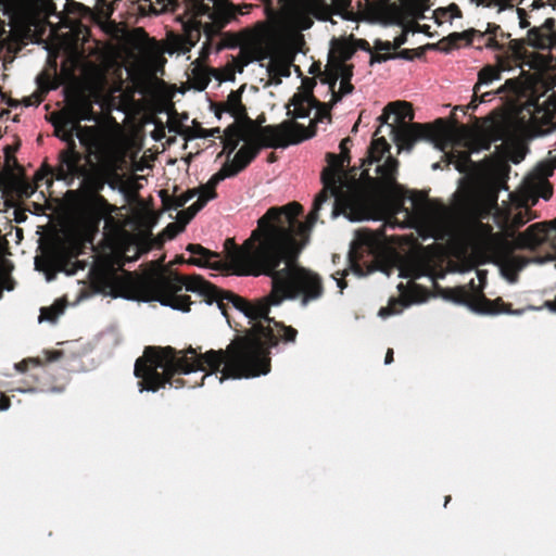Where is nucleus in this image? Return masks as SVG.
<instances>
[{
  "label": "nucleus",
  "instance_id": "f257e3e1",
  "mask_svg": "<svg viewBox=\"0 0 556 556\" xmlns=\"http://www.w3.org/2000/svg\"><path fill=\"white\" fill-rule=\"evenodd\" d=\"M260 228L251 232L240 248L229 253L230 262L243 275H265L271 279V291L253 302L226 291L201 277H184L177 274L170 276L159 275L150 281H143L132 289L118 292L112 291L113 299H123L138 303L157 302L181 313H189L191 305L189 298L182 291L191 292L204 306L216 305L220 313H228L230 308L237 313H269L271 307L279 306L285 301L299 300V308L319 299L323 288L317 276L303 267H294L290 263V241L277 229Z\"/></svg>",
  "mask_w": 556,
  "mask_h": 556
},
{
  "label": "nucleus",
  "instance_id": "f03ea898",
  "mask_svg": "<svg viewBox=\"0 0 556 556\" xmlns=\"http://www.w3.org/2000/svg\"><path fill=\"white\" fill-rule=\"evenodd\" d=\"M260 228L251 232L240 248L229 253L230 262L243 275H265L271 279V291L253 302L226 291L201 277H184L177 274L170 276L159 275L150 281H143L132 289L118 292L112 291L113 299H123L138 303L157 302L181 313H189L191 305L189 298L182 291L191 292L204 306L216 305L220 313H228L230 308L237 313H269L271 307L279 306L285 301L299 300V308L319 299L323 288L317 276L303 267H294L290 263V241L277 229Z\"/></svg>",
  "mask_w": 556,
  "mask_h": 556
},
{
  "label": "nucleus",
  "instance_id": "7ed1b4c3",
  "mask_svg": "<svg viewBox=\"0 0 556 556\" xmlns=\"http://www.w3.org/2000/svg\"><path fill=\"white\" fill-rule=\"evenodd\" d=\"M249 328L237 337L225 350L189 346L177 350L173 346L149 345L135 362L134 375L138 378L140 392H156L170 388H197L205 378L220 372L219 382L226 379H249L267 375L271 368L270 350L294 342L296 329L276 321L270 315H243Z\"/></svg>",
  "mask_w": 556,
  "mask_h": 556
},
{
  "label": "nucleus",
  "instance_id": "20e7f679",
  "mask_svg": "<svg viewBox=\"0 0 556 556\" xmlns=\"http://www.w3.org/2000/svg\"><path fill=\"white\" fill-rule=\"evenodd\" d=\"M395 115L396 122L405 118L413 119L414 113L406 102L395 101L389 103L378 117L381 124L375 132L386 125L390 136L400 151L410 152L417 141L425 140L434 149L444 153L443 159L447 165L453 164L455 169L464 174L458 184L463 189V197L458 204V215L466 235L476 243L484 244L493 240V230L483 219L491 215L496 205L497 194L495 182L484 178L475 177L471 172L476 163L471 161L472 154L489 151L492 143L503 140L504 130L498 122L490 119L478 132H468L466 129L454 130L443 127L439 136L421 124H412L395 127L389 124V118Z\"/></svg>",
  "mask_w": 556,
  "mask_h": 556
},
{
  "label": "nucleus",
  "instance_id": "39448f33",
  "mask_svg": "<svg viewBox=\"0 0 556 556\" xmlns=\"http://www.w3.org/2000/svg\"><path fill=\"white\" fill-rule=\"evenodd\" d=\"M362 166L364 169L359 174V179L346 180L342 175L323 174L324 188L316 195L305 223L298 219L302 213V206L295 202L281 207H270L257 220V228L262 220H265L262 225L264 230L275 228L290 241V263L294 267H300L296 262L298 256L308 243L311 231L324 213H328L330 219L342 215L351 223L370 219L369 212L365 207L366 189L374 187L376 182L369 175V169L365 167V162Z\"/></svg>",
  "mask_w": 556,
  "mask_h": 556
},
{
  "label": "nucleus",
  "instance_id": "423d86ee",
  "mask_svg": "<svg viewBox=\"0 0 556 556\" xmlns=\"http://www.w3.org/2000/svg\"><path fill=\"white\" fill-rule=\"evenodd\" d=\"M382 250L378 239L371 233L365 235L358 232L355 240L351 242L349 252L350 268L331 275L332 281L339 288L340 293L346 287L344 276L352 270L357 277H364L374 271H382L388 277L397 271V277L403 279L416 280L428 278L432 283L435 277L431 273L428 264L421 258H402L394 256L391 261L382 260Z\"/></svg>",
  "mask_w": 556,
  "mask_h": 556
},
{
  "label": "nucleus",
  "instance_id": "0eeeda50",
  "mask_svg": "<svg viewBox=\"0 0 556 556\" xmlns=\"http://www.w3.org/2000/svg\"><path fill=\"white\" fill-rule=\"evenodd\" d=\"M319 102L313 96L306 92H296L286 105L287 115L291 118L276 126H266L262 130L263 146L274 148H286L289 144H296L315 136V126L305 127L295 122L299 118H309L311 113L315 110V117L319 116L330 119L327 113H323L318 109Z\"/></svg>",
  "mask_w": 556,
  "mask_h": 556
},
{
  "label": "nucleus",
  "instance_id": "6e6552de",
  "mask_svg": "<svg viewBox=\"0 0 556 556\" xmlns=\"http://www.w3.org/2000/svg\"><path fill=\"white\" fill-rule=\"evenodd\" d=\"M240 141H243V136L238 135L235 139H228L225 143L229 149L228 160L222 168L215 173L206 185L194 189L198 193V199L186 211L181 212L185 223H189L194 215L201 211L205 204L216 197L215 187L226 178L236 176L239 172L245 168L250 162L257 155L261 146L256 142H245L230 160V155L237 149Z\"/></svg>",
  "mask_w": 556,
  "mask_h": 556
},
{
  "label": "nucleus",
  "instance_id": "1a4fd4ad",
  "mask_svg": "<svg viewBox=\"0 0 556 556\" xmlns=\"http://www.w3.org/2000/svg\"><path fill=\"white\" fill-rule=\"evenodd\" d=\"M34 264L35 269L45 275L47 282L54 280L59 273L74 276L79 271H86L85 277L91 278L97 271L93 263L77 260L76 255L62 245L48 248L41 257L35 258Z\"/></svg>",
  "mask_w": 556,
  "mask_h": 556
},
{
  "label": "nucleus",
  "instance_id": "9d476101",
  "mask_svg": "<svg viewBox=\"0 0 556 556\" xmlns=\"http://www.w3.org/2000/svg\"><path fill=\"white\" fill-rule=\"evenodd\" d=\"M108 163L94 173L88 172V169L77 164L76 161H64L63 168H56V179L65 182L66 186H72L75 179H80V185L87 187L89 190L94 192L93 200L101 206H108V201L99 193L103 191L106 186L108 178Z\"/></svg>",
  "mask_w": 556,
  "mask_h": 556
},
{
  "label": "nucleus",
  "instance_id": "9b49d317",
  "mask_svg": "<svg viewBox=\"0 0 556 556\" xmlns=\"http://www.w3.org/2000/svg\"><path fill=\"white\" fill-rule=\"evenodd\" d=\"M92 351V346L89 342L84 341L83 339L71 340L67 344L66 350H53V351H43V358L41 357H29L23 359L22 362L15 365V368L20 372H25L28 370L29 366H41L47 363L55 362L65 355L68 354L70 357V370L71 371H85L87 368L81 364H74L77 361H80L81 357L90 354Z\"/></svg>",
  "mask_w": 556,
  "mask_h": 556
},
{
  "label": "nucleus",
  "instance_id": "f8f14e48",
  "mask_svg": "<svg viewBox=\"0 0 556 556\" xmlns=\"http://www.w3.org/2000/svg\"><path fill=\"white\" fill-rule=\"evenodd\" d=\"M253 61L260 62V66L266 70L269 77V85H279L281 77H290L294 55L285 49L260 48Z\"/></svg>",
  "mask_w": 556,
  "mask_h": 556
},
{
  "label": "nucleus",
  "instance_id": "ddd939ff",
  "mask_svg": "<svg viewBox=\"0 0 556 556\" xmlns=\"http://www.w3.org/2000/svg\"><path fill=\"white\" fill-rule=\"evenodd\" d=\"M56 136L67 143V149L60 153V163L58 168H63L64 161H76L81 164L83 155L76 150V140L90 153L97 148V138L92 127H77L76 134L72 132L70 127H59L54 125Z\"/></svg>",
  "mask_w": 556,
  "mask_h": 556
},
{
  "label": "nucleus",
  "instance_id": "4468645a",
  "mask_svg": "<svg viewBox=\"0 0 556 556\" xmlns=\"http://www.w3.org/2000/svg\"><path fill=\"white\" fill-rule=\"evenodd\" d=\"M389 150L390 144L383 137L375 138L372 140L369 149L368 164H376L374 170L379 176V181L372 178L376 182L372 188L378 185H381L384 188H392L395 184L397 161L388 155L383 163H380L381 159L389 152Z\"/></svg>",
  "mask_w": 556,
  "mask_h": 556
},
{
  "label": "nucleus",
  "instance_id": "2eb2a0df",
  "mask_svg": "<svg viewBox=\"0 0 556 556\" xmlns=\"http://www.w3.org/2000/svg\"><path fill=\"white\" fill-rule=\"evenodd\" d=\"M36 8L46 18L54 17L63 27L72 28V14H79L84 5L71 0H37Z\"/></svg>",
  "mask_w": 556,
  "mask_h": 556
},
{
  "label": "nucleus",
  "instance_id": "dca6fc26",
  "mask_svg": "<svg viewBox=\"0 0 556 556\" xmlns=\"http://www.w3.org/2000/svg\"><path fill=\"white\" fill-rule=\"evenodd\" d=\"M66 110V116L62 117V121L54 125L59 127H70L73 134H76L75 130L77 127H81L79 125L80 122H98V117L92 110V103L83 97L71 99Z\"/></svg>",
  "mask_w": 556,
  "mask_h": 556
},
{
  "label": "nucleus",
  "instance_id": "f3484780",
  "mask_svg": "<svg viewBox=\"0 0 556 556\" xmlns=\"http://www.w3.org/2000/svg\"><path fill=\"white\" fill-rule=\"evenodd\" d=\"M555 169L556 161H540L526 177L528 188L545 201L553 195V187L546 179L554 174Z\"/></svg>",
  "mask_w": 556,
  "mask_h": 556
},
{
  "label": "nucleus",
  "instance_id": "a211bd4d",
  "mask_svg": "<svg viewBox=\"0 0 556 556\" xmlns=\"http://www.w3.org/2000/svg\"><path fill=\"white\" fill-rule=\"evenodd\" d=\"M162 4L164 11H178L182 9L185 14L190 15L191 18L198 16H206L212 21H215L216 11L206 2V0H156ZM213 4L217 3V0H207Z\"/></svg>",
  "mask_w": 556,
  "mask_h": 556
},
{
  "label": "nucleus",
  "instance_id": "6ab92c4d",
  "mask_svg": "<svg viewBox=\"0 0 556 556\" xmlns=\"http://www.w3.org/2000/svg\"><path fill=\"white\" fill-rule=\"evenodd\" d=\"M223 25L215 27L212 24L202 25L198 22L191 21L185 24V37H184V48L182 52H189L191 48H193L197 42L200 40L202 33L205 35L206 40L202 46V54L206 55L211 52L212 43L211 40L214 36H216Z\"/></svg>",
  "mask_w": 556,
  "mask_h": 556
},
{
  "label": "nucleus",
  "instance_id": "aec40b11",
  "mask_svg": "<svg viewBox=\"0 0 556 556\" xmlns=\"http://www.w3.org/2000/svg\"><path fill=\"white\" fill-rule=\"evenodd\" d=\"M9 191L15 192L20 197L29 198L35 193L36 187L25 177L16 175L14 170L0 173V192L2 198Z\"/></svg>",
  "mask_w": 556,
  "mask_h": 556
},
{
  "label": "nucleus",
  "instance_id": "412c9836",
  "mask_svg": "<svg viewBox=\"0 0 556 556\" xmlns=\"http://www.w3.org/2000/svg\"><path fill=\"white\" fill-rule=\"evenodd\" d=\"M351 142L352 140L350 138H345L340 142V149L342 153L341 156L334 153L327 154L328 168L324 169L323 174H326L327 176L342 175L346 180H352L354 178L350 177L349 174L344 170L345 163L346 165L350 163L348 144Z\"/></svg>",
  "mask_w": 556,
  "mask_h": 556
},
{
  "label": "nucleus",
  "instance_id": "4be33fe9",
  "mask_svg": "<svg viewBox=\"0 0 556 556\" xmlns=\"http://www.w3.org/2000/svg\"><path fill=\"white\" fill-rule=\"evenodd\" d=\"M545 241V230L542 224H533L526 231L520 232L515 238L517 249L536 250Z\"/></svg>",
  "mask_w": 556,
  "mask_h": 556
},
{
  "label": "nucleus",
  "instance_id": "5701e85b",
  "mask_svg": "<svg viewBox=\"0 0 556 556\" xmlns=\"http://www.w3.org/2000/svg\"><path fill=\"white\" fill-rule=\"evenodd\" d=\"M472 313H526L527 311H541L546 308L549 313H556V295L554 299L544 300L543 303L539 306L529 305L523 308H511L509 305L502 303L500 306L483 308L477 307L475 305H470Z\"/></svg>",
  "mask_w": 556,
  "mask_h": 556
},
{
  "label": "nucleus",
  "instance_id": "b1692460",
  "mask_svg": "<svg viewBox=\"0 0 556 556\" xmlns=\"http://www.w3.org/2000/svg\"><path fill=\"white\" fill-rule=\"evenodd\" d=\"M497 59V67H493L491 65L484 66L478 74V83L476 84L473 91L475 96H477V91L481 87L490 86L493 81L501 79V72H510L513 68L507 66L504 60L501 56H496Z\"/></svg>",
  "mask_w": 556,
  "mask_h": 556
},
{
  "label": "nucleus",
  "instance_id": "393cba45",
  "mask_svg": "<svg viewBox=\"0 0 556 556\" xmlns=\"http://www.w3.org/2000/svg\"><path fill=\"white\" fill-rule=\"evenodd\" d=\"M186 251L193 255H199V258H190L189 264L199 266V267H210L213 269H219V263L212 264L210 261L212 258H219V254L216 252H212L200 244L190 243L187 245Z\"/></svg>",
  "mask_w": 556,
  "mask_h": 556
},
{
  "label": "nucleus",
  "instance_id": "a878e982",
  "mask_svg": "<svg viewBox=\"0 0 556 556\" xmlns=\"http://www.w3.org/2000/svg\"><path fill=\"white\" fill-rule=\"evenodd\" d=\"M106 178V186L112 191H117L123 197L125 202L130 201L131 194L129 188L125 185L122 176L117 173V169L111 163H108Z\"/></svg>",
  "mask_w": 556,
  "mask_h": 556
},
{
  "label": "nucleus",
  "instance_id": "bb28decb",
  "mask_svg": "<svg viewBox=\"0 0 556 556\" xmlns=\"http://www.w3.org/2000/svg\"><path fill=\"white\" fill-rule=\"evenodd\" d=\"M242 111L241 93L239 91H231L228 94L225 103L224 112L229 113L232 117H237Z\"/></svg>",
  "mask_w": 556,
  "mask_h": 556
},
{
  "label": "nucleus",
  "instance_id": "cd10ccee",
  "mask_svg": "<svg viewBox=\"0 0 556 556\" xmlns=\"http://www.w3.org/2000/svg\"><path fill=\"white\" fill-rule=\"evenodd\" d=\"M500 26L496 24L488 23L486 28L483 33L486 35H490V37L484 41L483 46L488 49H491L493 51H503L504 47L501 45L495 38L494 35L497 30H500Z\"/></svg>",
  "mask_w": 556,
  "mask_h": 556
},
{
  "label": "nucleus",
  "instance_id": "c85d7f7f",
  "mask_svg": "<svg viewBox=\"0 0 556 556\" xmlns=\"http://www.w3.org/2000/svg\"><path fill=\"white\" fill-rule=\"evenodd\" d=\"M475 35H477L476 29H468V30H465L462 33H457V31L452 33L448 36H446L445 38L450 42H452L455 46V48H457L458 43L463 40H465L467 42V45H469L470 42H473Z\"/></svg>",
  "mask_w": 556,
  "mask_h": 556
},
{
  "label": "nucleus",
  "instance_id": "c756f323",
  "mask_svg": "<svg viewBox=\"0 0 556 556\" xmlns=\"http://www.w3.org/2000/svg\"><path fill=\"white\" fill-rule=\"evenodd\" d=\"M194 197H198L195 190H190L185 194L175 197L170 200V203L168 204L167 208L177 211L178 208L185 206V204L192 200Z\"/></svg>",
  "mask_w": 556,
  "mask_h": 556
},
{
  "label": "nucleus",
  "instance_id": "7c9ffc66",
  "mask_svg": "<svg viewBox=\"0 0 556 556\" xmlns=\"http://www.w3.org/2000/svg\"><path fill=\"white\" fill-rule=\"evenodd\" d=\"M425 52V47L418 50L404 49L400 52L390 53L391 60L401 59L405 61H413L415 58H420Z\"/></svg>",
  "mask_w": 556,
  "mask_h": 556
},
{
  "label": "nucleus",
  "instance_id": "2f4dec72",
  "mask_svg": "<svg viewBox=\"0 0 556 556\" xmlns=\"http://www.w3.org/2000/svg\"><path fill=\"white\" fill-rule=\"evenodd\" d=\"M15 150H16V148H13L11 146L5 147V149H4L5 170L3 173L13 172L20 167L16 162V159L13 156V153L15 152Z\"/></svg>",
  "mask_w": 556,
  "mask_h": 556
},
{
  "label": "nucleus",
  "instance_id": "473e14b6",
  "mask_svg": "<svg viewBox=\"0 0 556 556\" xmlns=\"http://www.w3.org/2000/svg\"><path fill=\"white\" fill-rule=\"evenodd\" d=\"M336 73H337V77L333 81V85L336 84L338 78H340L341 80H351V78L353 76L352 66L346 65L343 62H339L336 65Z\"/></svg>",
  "mask_w": 556,
  "mask_h": 556
},
{
  "label": "nucleus",
  "instance_id": "72a5a7b5",
  "mask_svg": "<svg viewBox=\"0 0 556 556\" xmlns=\"http://www.w3.org/2000/svg\"><path fill=\"white\" fill-rule=\"evenodd\" d=\"M269 36L270 31L268 27L265 24H261L256 33L253 35L252 42L254 45H262L268 39Z\"/></svg>",
  "mask_w": 556,
  "mask_h": 556
},
{
  "label": "nucleus",
  "instance_id": "f704fd0d",
  "mask_svg": "<svg viewBox=\"0 0 556 556\" xmlns=\"http://www.w3.org/2000/svg\"><path fill=\"white\" fill-rule=\"evenodd\" d=\"M427 49H437V50H440L444 53H450L453 49H455V46L450 42L445 37L443 39H441L439 42L437 43H428L426 47H425V50Z\"/></svg>",
  "mask_w": 556,
  "mask_h": 556
},
{
  "label": "nucleus",
  "instance_id": "c9c22d12",
  "mask_svg": "<svg viewBox=\"0 0 556 556\" xmlns=\"http://www.w3.org/2000/svg\"><path fill=\"white\" fill-rule=\"evenodd\" d=\"M409 31H410V29H406L400 36L394 38V40L391 42L393 51L397 50L401 46H403L407 42V35ZM419 31H422L420 29L419 25H417L416 28L412 29V33H419Z\"/></svg>",
  "mask_w": 556,
  "mask_h": 556
},
{
  "label": "nucleus",
  "instance_id": "e433bc0d",
  "mask_svg": "<svg viewBox=\"0 0 556 556\" xmlns=\"http://www.w3.org/2000/svg\"><path fill=\"white\" fill-rule=\"evenodd\" d=\"M353 91V86L351 85L350 80H341L340 83V89L338 93L333 92V99L334 101H340L341 98L345 94H350Z\"/></svg>",
  "mask_w": 556,
  "mask_h": 556
},
{
  "label": "nucleus",
  "instance_id": "4c0bfd02",
  "mask_svg": "<svg viewBox=\"0 0 556 556\" xmlns=\"http://www.w3.org/2000/svg\"><path fill=\"white\" fill-rule=\"evenodd\" d=\"M65 306H66L65 299H61V300H59L55 303L54 306H51V307H40L38 313H40V314H46V313H63Z\"/></svg>",
  "mask_w": 556,
  "mask_h": 556
},
{
  "label": "nucleus",
  "instance_id": "58836bf2",
  "mask_svg": "<svg viewBox=\"0 0 556 556\" xmlns=\"http://www.w3.org/2000/svg\"><path fill=\"white\" fill-rule=\"evenodd\" d=\"M43 100V97L40 92L34 93L29 97L23 99L24 106H38Z\"/></svg>",
  "mask_w": 556,
  "mask_h": 556
},
{
  "label": "nucleus",
  "instance_id": "ea45409f",
  "mask_svg": "<svg viewBox=\"0 0 556 556\" xmlns=\"http://www.w3.org/2000/svg\"><path fill=\"white\" fill-rule=\"evenodd\" d=\"M374 49L376 52H388L393 51L391 41H382L381 39H376L374 42Z\"/></svg>",
  "mask_w": 556,
  "mask_h": 556
},
{
  "label": "nucleus",
  "instance_id": "a19ab883",
  "mask_svg": "<svg viewBox=\"0 0 556 556\" xmlns=\"http://www.w3.org/2000/svg\"><path fill=\"white\" fill-rule=\"evenodd\" d=\"M470 2L475 3L476 7L497 8L498 12L503 10L497 0H470Z\"/></svg>",
  "mask_w": 556,
  "mask_h": 556
},
{
  "label": "nucleus",
  "instance_id": "79ce46f5",
  "mask_svg": "<svg viewBox=\"0 0 556 556\" xmlns=\"http://www.w3.org/2000/svg\"><path fill=\"white\" fill-rule=\"evenodd\" d=\"M370 54V60H369V65L372 66L375 64H380V63H383V62H387L389 60H391V55L390 53H384V54H375L374 51Z\"/></svg>",
  "mask_w": 556,
  "mask_h": 556
},
{
  "label": "nucleus",
  "instance_id": "37998d69",
  "mask_svg": "<svg viewBox=\"0 0 556 556\" xmlns=\"http://www.w3.org/2000/svg\"><path fill=\"white\" fill-rule=\"evenodd\" d=\"M219 132H220L219 128H212V129L200 128L198 134L195 135V137L206 139V138L214 137L215 135H217Z\"/></svg>",
  "mask_w": 556,
  "mask_h": 556
},
{
  "label": "nucleus",
  "instance_id": "c03bdc74",
  "mask_svg": "<svg viewBox=\"0 0 556 556\" xmlns=\"http://www.w3.org/2000/svg\"><path fill=\"white\" fill-rule=\"evenodd\" d=\"M448 14V9L447 7L446 8H439L437 9L434 12H433V15H434V18H435V22L438 24H442V18L443 17H446Z\"/></svg>",
  "mask_w": 556,
  "mask_h": 556
},
{
  "label": "nucleus",
  "instance_id": "a18cd8bd",
  "mask_svg": "<svg viewBox=\"0 0 556 556\" xmlns=\"http://www.w3.org/2000/svg\"><path fill=\"white\" fill-rule=\"evenodd\" d=\"M448 9V17L450 18H459L462 17V13H460V10L459 8L455 4V3H452L447 7Z\"/></svg>",
  "mask_w": 556,
  "mask_h": 556
},
{
  "label": "nucleus",
  "instance_id": "49530a36",
  "mask_svg": "<svg viewBox=\"0 0 556 556\" xmlns=\"http://www.w3.org/2000/svg\"><path fill=\"white\" fill-rule=\"evenodd\" d=\"M60 315H38V323L41 324L43 321H48L52 325L58 323Z\"/></svg>",
  "mask_w": 556,
  "mask_h": 556
},
{
  "label": "nucleus",
  "instance_id": "de8ad7c7",
  "mask_svg": "<svg viewBox=\"0 0 556 556\" xmlns=\"http://www.w3.org/2000/svg\"><path fill=\"white\" fill-rule=\"evenodd\" d=\"M356 48L362 50V51H365L367 53H371L372 52V49L370 48L369 46V42L365 39H357L356 40Z\"/></svg>",
  "mask_w": 556,
  "mask_h": 556
},
{
  "label": "nucleus",
  "instance_id": "09e8293b",
  "mask_svg": "<svg viewBox=\"0 0 556 556\" xmlns=\"http://www.w3.org/2000/svg\"><path fill=\"white\" fill-rule=\"evenodd\" d=\"M11 406V400L5 394H0V410H7Z\"/></svg>",
  "mask_w": 556,
  "mask_h": 556
},
{
  "label": "nucleus",
  "instance_id": "8fccbe9b",
  "mask_svg": "<svg viewBox=\"0 0 556 556\" xmlns=\"http://www.w3.org/2000/svg\"><path fill=\"white\" fill-rule=\"evenodd\" d=\"M52 173H53V169H52V168H50V167H46V168H43V169H41V170H38V172L36 173V175H35V179H36L37 181L42 180L46 176H48V175H52Z\"/></svg>",
  "mask_w": 556,
  "mask_h": 556
},
{
  "label": "nucleus",
  "instance_id": "3c124183",
  "mask_svg": "<svg viewBox=\"0 0 556 556\" xmlns=\"http://www.w3.org/2000/svg\"><path fill=\"white\" fill-rule=\"evenodd\" d=\"M354 51L349 49V48H344L342 51H341V59L342 61L341 62H345L346 60L351 59L352 55H353Z\"/></svg>",
  "mask_w": 556,
  "mask_h": 556
},
{
  "label": "nucleus",
  "instance_id": "603ef678",
  "mask_svg": "<svg viewBox=\"0 0 556 556\" xmlns=\"http://www.w3.org/2000/svg\"><path fill=\"white\" fill-rule=\"evenodd\" d=\"M395 227L404 228V227H406V225L400 224L397 222H393L392 219H389L384 223V228H395Z\"/></svg>",
  "mask_w": 556,
  "mask_h": 556
},
{
  "label": "nucleus",
  "instance_id": "864d4df0",
  "mask_svg": "<svg viewBox=\"0 0 556 556\" xmlns=\"http://www.w3.org/2000/svg\"><path fill=\"white\" fill-rule=\"evenodd\" d=\"M393 355H394L393 349H388V351L386 353V357H384L386 365H389L393 362Z\"/></svg>",
  "mask_w": 556,
  "mask_h": 556
},
{
  "label": "nucleus",
  "instance_id": "5fc2aeb1",
  "mask_svg": "<svg viewBox=\"0 0 556 556\" xmlns=\"http://www.w3.org/2000/svg\"><path fill=\"white\" fill-rule=\"evenodd\" d=\"M476 33H477V35H475L473 41L482 42L485 38V33L477 30V29H476Z\"/></svg>",
  "mask_w": 556,
  "mask_h": 556
},
{
  "label": "nucleus",
  "instance_id": "6e6d98bb",
  "mask_svg": "<svg viewBox=\"0 0 556 556\" xmlns=\"http://www.w3.org/2000/svg\"><path fill=\"white\" fill-rule=\"evenodd\" d=\"M337 2H338V5L343 9H346L350 5V0H337Z\"/></svg>",
  "mask_w": 556,
  "mask_h": 556
},
{
  "label": "nucleus",
  "instance_id": "4d7b16f0",
  "mask_svg": "<svg viewBox=\"0 0 556 556\" xmlns=\"http://www.w3.org/2000/svg\"><path fill=\"white\" fill-rule=\"evenodd\" d=\"M8 105L11 108H17L20 105V102L17 100H10L8 101Z\"/></svg>",
  "mask_w": 556,
  "mask_h": 556
},
{
  "label": "nucleus",
  "instance_id": "13d9d810",
  "mask_svg": "<svg viewBox=\"0 0 556 556\" xmlns=\"http://www.w3.org/2000/svg\"><path fill=\"white\" fill-rule=\"evenodd\" d=\"M378 313H381V314H384V313H395L394 311H392L391 308L389 307H380Z\"/></svg>",
  "mask_w": 556,
  "mask_h": 556
},
{
  "label": "nucleus",
  "instance_id": "bf43d9fd",
  "mask_svg": "<svg viewBox=\"0 0 556 556\" xmlns=\"http://www.w3.org/2000/svg\"><path fill=\"white\" fill-rule=\"evenodd\" d=\"M431 168H432L433 170H438V169H440V168H441V163H440V162H435V163H433V164L431 165Z\"/></svg>",
  "mask_w": 556,
  "mask_h": 556
},
{
  "label": "nucleus",
  "instance_id": "052dcab7",
  "mask_svg": "<svg viewBox=\"0 0 556 556\" xmlns=\"http://www.w3.org/2000/svg\"><path fill=\"white\" fill-rule=\"evenodd\" d=\"M337 15L341 16L342 18H345V20H349L350 17L348 16V13H344V12H341V11H338L336 13Z\"/></svg>",
  "mask_w": 556,
  "mask_h": 556
},
{
  "label": "nucleus",
  "instance_id": "680f3d73",
  "mask_svg": "<svg viewBox=\"0 0 556 556\" xmlns=\"http://www.w3.org/2000/svg\"><path fill=\"white\" fill-rule=\"evenodd\" d=\"M549 227L551 229L556 230V218L549 222Z\"/></svg>",
  "mask_w": 556,
  "mask_h": 556
},
{
  "label": "nucleus",
  "instance_id": "e2e57ef3",
  "mask_svg": "<svg viewBox=\"0 0 556 556\" xmlns=\"http://www.w3.org/2000/svg\"><path fill=\"white\" fill-rule=\"evenodd\" d=\"M224 316L226 317V320H227L228 325L230 327H232V325H231V315L225 314Z\"/></svg>",
  "mask_w": 556,
  "mask_h": 556
},
{
  "label": "nucleus",
  "instance_id": "0e129e2a",
  "mask_svg": "<svg viewBox=\"0 0 556 556\" xmlns=\"http://www.w3.org/2000/svg\"><path fill=\"white\" fill-rule=\"evenodd\" d=\"M551 154H552V152L549 151L548 152L549 156L547 159H545L544 161H556V156H552Z\"/></svg>",
  "mask_w": 556,
  "mask_h": 556
},
{
  "label": "nucleus",
  "instance_id": "69168bd1",
  "mask_svg": "<svg viewBox=\"0 0 556 556\" xmlns=\"http://www.w3.org/2000/svg\"><path fill=\"white\" fill-rule=\"evenodd\" d=\"M523 223L525 222H523L522 217H519V219L516 222V225L521 226V225H523Z\"/></svg>",
  "mask_w": 556,
  "mask_h": 556
},
{
  "label": "nucleus",
  "instance_id": "338daca9",
  "mask_svg": "<svg viewBox=\"0 0 556 556\" xmlns=\"http://www.w3.org/2000/svg\"><path fill=\"white\" fill-rule=\"evenodd\" d=\"M402 212L405 213V216L410 217V213L406 208H403Z\"/></svg>",
  "mask_w": 556,
  "mask_h": 556
},
{
  "label": "nucleus",
  "instance_id": "774afa93",
  "mask_svg": "<svg viewBox=\"0 0 556 556\" xmlns=\"http://www.w3.org/2000/svg\"><path fill=\"white\" fill-rule=\"evenodd\" d=\"M450 501H451V496H450V495H447V496L445 497L444 506H446V505H447V503H448Z\"/></svg>",
  "mask_w": 556,
  "mask_h": 556
}]
</instances>
